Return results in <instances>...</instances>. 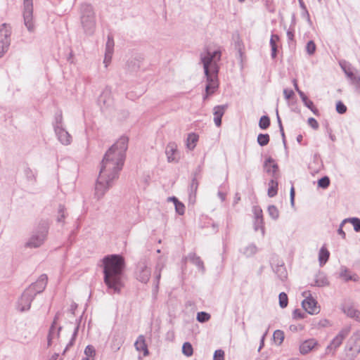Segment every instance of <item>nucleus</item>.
Masks as SVG:
<instances>
[{"label": "nucleus", "mask_w": 360, "mask_h": 360, "mask_svg": "<svg viewBox=\"0 0 360 360\" xmlns=\"http://www.w3.org/2000/svg\"><path fill=\"white\" fill-rule=\"evenodd\" d=\"M165 153L169 162H177V146L174 142H170L166 147Z\"/></svg>", "instance_id": "nucleus-17"}, {"label": "nucleus", "mask_w": 360, "mask_h": 360, "mask_svg": "<svg viewBox=\"0 0 360 360\" xmlns=\"http://www.w3.org/2000/svg\"><path fill=\"white\" fill-rule=\"evenodd\" d=\"M211 318L210 314L205 311H200L197 314L196 319L200 323H205L208 321Z\"/></svg>", "instance_id": "nucleus-41"}, {"label": "nucleus", "mask_w": 360, "mask_h": 360, "mask_svg": "<svg viewBox=\"0 0 360 360\" xmlns=\"http://www.w3.org/2000/svg\"><path fill=\"white\" fill-rule=\"evenodd\" d=\"M330 283L325 273L319 271L314 278V283L311 286L325 287L329 285Z\"/></svg>", "instance_id": "nucleus-23"}, {"label": "nucleus", "mask_w": 360, "mask_h": 360, "mask_svg": "<svg viewBox=\"0 0 360 360\" xmlns=\"http://www.w3.org/2000/svg\"><path fill=\"white\" fill-rule=\"evenodd\" d=\"M103 281L114 293H120L124 286L122 278L125 267L124 259L120 255L105 256L103 259Z\"/></svg>", "instance_id": "nucleus-2"}, {"label": "nucleus", "mask_w": 360, "mask_h": 360, "mask_svg": "<svg viewBox=\"0 0 360 360\" xmlns=\"http://www.w3.org/2000/svg\"><path fill=\"white\" fill-rule=\"evenodd\" d=\"M114 50V40L112 37L108 35V40L105 44V51L110 52H113Z\"/></svg>", "instance_id": "nucleus-49"}, {"label": "nucleus", "mask_w": 360, "mask_h": 360, "mask_svg": "<svg viewBox=\"0 0 360 360\" xmlns=\"http://www.w3.org/2000/svg\"><path fill=\"white\" fill-rule=\"evenodd\" d=\"M293 319H302L305 317V314L302 312L300 309H296L292 312Z\"/></svg>", "instance_id": "nucleus-54"}, {"label": "nucleus", "mask_w": 360, "mask_h": 360, "mask_svg": "<svg viewBox=\"0 0 360 360\" xmlns=\"http://www.w3.org/2000/svg\"><path fill=\"white\" fill-rule=\"evenodd\" d=\"M189 261L197 266V268L203 274L205 271L204 263L199 256L194 252H191L188 255L187 257Z\"/></svg>", "instance_id": "nucleus-25"}, {"label": "nucleus", "mask_w": 360, "mask_h": 360, "mask_svg": "<svg viewBox=\"0 0 360 360\" xmlns=\"http://www.w3.org/2000/svg\"><path fill=\"white\" fill-rule=\"evenodd\" d=\"M308 124L314 129H318L319 123L314 117H309L307 120Z\"/></svg>", "instance_id": "nucleus-58"}, {"label": "nucleus", "mask_w": 360, "mask_h": 360, "mask_svg": "<svg viewBox=\"0 0 360 360\" xmlns=\"http://www.w3.org/2000/svg\"><path fill=\"white\" fill-rule=\"evenodd\" d=\"M257 141L260 146H265L269 143L270 136L268 134H259Z\"/></svg>", "instance_id": "nucleus-34"}, {"label": "nucleus", "mask_w": 360, "mask_h": 360, "mask_svg": "<svg viewBox=\"0 0 360 360\" xmlns=\"http://www.w3.org/2000/svg\"><path fill=\"white\" fill-rule=\"evenodd\" d=\"M227 105H217L214 108V122L217 127H219L221 125V118L225 113L227 108Z\"/></svg>", "instance_id": "nucleus-18"}, {"label": "nucleus", "mask_w": 360, "mask_h": 360, "mask_svg": "<svg viewBox=\"0 0 360 360\" xmlns=\"http://www.w3.org/2000/svg\"><path fill=\"white\" fill-rule=\"evenodd\" d=\"M273 338L276 342H278V345H281L284 340V333L281 330H276L274 332Z\"/></svg>", "instance_id": "nucleus-45"}, {"label": "nucleus", "mask_w": 360, "mask_h": 360, "mask_svg": "<svg viewBox=\"0 0 360 360\" xmlns=\"http://www.w3.org/2000/svg\"><path fill=\"white\" fill-rule=\"evenodd\" d=\"M49 231V226L46 221H41L33 231L32 236L25 244L30 248L40 247L45 241Z\"/></svg>", "instance_id": "nucleus-4"}, {"label": "nucleus", "mask_w": 360, "mask_h": 360, "mask_svg": "<svg viewBox=\"0 0 360 360\" xmlns=\"http://www.w3.org/2000/svg\"><path fill=\"white\" fill-rule=\"evenodd\" d=\"M174 206L176 213H178L179 215H183L184 214L185 206L181 202L179 201L174 205Z\"/></svg>", "instance_id": "nucleus-51"}, {"label": "nucleus", "mask_w": 360, "mask_h": 360, "mask_svg": "<svg viewBox=\"0 0 360 360\" xmlns=\"http://www.w3.org/2000/svg\"><path fill=\"white\" fill-rule=\"evenodd\" d=\"M329 256H330L329 251L324 247H322L321 248V250L319 251V264L321 266L324 265L327 262V261L329 259Z\"/></svg>", "instance_id": "nucleus-30"}, {"label": "nucleus", "mask_w": 360, "mask_h": 360, "mask_svg": "<svg viewBox=\"0 0 360 360\" xmlns=\"http://www.w3.org/2000/svg\"><path fill=\"white\" fill-rule=\"evenodd\" d=\"M11 28L8 24L0 26V58L7 52L11 44Z\"/></svg>", "instance_id": "nucleus-7"}, {"label": "nucleus", "mask_w": 360, "mask_h": 360, "mask_svg": "<svg viewBox=\"0 0 360 360\" xmlns=\"http://www.w3.org/2000/svg\"><path fill=\"white\" fill-rule=\"evenodd\" d=\"M253 213H254L255 219H264L263 214H262V210L259 207L255 206L253 207Z\"/></svg>", "instance_id": "nucleus-55"}, {"label": "nucleus", "mask_w": 360, "mask_h": 360, "mask_svg": "<svg viewBox=\"0 0 360 360\" xmlns=\"http://www.w3.org/2000/svg\"><path fill=\"white\" fill-rule=\"evenodd\" d=\"M66 215L67 213L65 206L63 205H59L58 208L57 221L59 223H63Z\"/></svg>", "instance_id": "nucleus-35"}, {"label": "nucleus", "mask_w": 360, "mask_h": 360, "mask_svg": "<svg viewBox=\"0 0 360 360\" xmlns=\"http://www.w3.org/2000/svg\"><path fill=\"white\" fill-rule=\"evenodd\" d=\"M205 75L207 79L205 91L207 92V94H213L219 86L218 75H214L212 72H208Z\"/></svg>", "instance_id": "nucleus-14"}, {"label": "nucleus", "mask_w": 360, "mask_h": 360, "mask_svg": "<svg viewBox=\"0 0 360 360\" xmlns=\"http://www.w3.org/2000/svg\"><path fill=\"white\" fill-rule=\"evenodd\" d=\"M61 326L58 327V329H56L55 326H51L47 338L49 346L51 345L52 340L54 338L59 337L60 331L61 330Z\"/></svg>", "instance_id": "nucleus-28"}, {"label": "nucleus", "mask_w": 360, "mask_h": 360, "mask_svg": "<svg viewBox=\"0 0 360 360\" xmlns=\"http://www.w3.org/2000/svg\"><path fill=\"white\" fill-rule=\"evenodd\" d=\"M268 213L269 216L274 219L276 220L279 217V211L275 205H269L268 207Z\"/></svg>", "instance_id": "nucleus-39"}, {"label": "nucleus", "mask_w": 360, "mask_h": 360, "mask_svg": "<svg viewBox=\"0 0 360 360\" xmlns=\"http://www.w3.org/2000/svg\"><path fill=\"white\" fill-rule=\"evenodd\" d=\"M112 53H113V52L108 53V51H105V58H104L103 63H105V66L106 68L108 67V64L111 61Z\"/></svg>", "instance_id": "nucleus-56"}, {"label": "nucleus", "mask_w": 360, "mask_h": 360, "mask_svg": "<svg viewBox=\"0 0 360 360\" xmlns=\"http://www.w3.org/2000/svg\"><path fill=\"white\" fill-rule=\"evenodd\" d=\"M264 167L266 168L267 173H271L273 176H275L276 173L278 170V166L274 162V160L271 157L266 159L264 163Z\"/></svg>", "instance_id": "nucleus-26"}, {"label": "nucleus", "mask_w": 360, "mask_h": 360, "mask_svg": "<svg viewBox=\"0 0 360 360\" xmlns=\"http://www.w3.org/2000/svg\"><path fill=\"white\" fill-rule=\"evenodd\" d=\"M336 111L340 114H344L347 111V107L342 101H338L336 103Z\"/></svg>", "instance_id": "nucleus-52"}, {"label": "nucleus", "mask_w": 360, "mask_h": 360, "mask_svg": "<svg viewBox=\"0 0 360 360\" xmlns=\"http://www.w3.org/2000/svg\"><path fill=\"white\" fill-rule=\"evenodd\" d=\"M48 282V277L46 274H41L37 281L30 285L27 289L32 293L34 294V297L39 293H41L46 288Z\"/></svg>", "instance_id": "nucleus-12"}, {"label": "nucleus", "mask_w": 360, "mask_h": 360, "mask_svg": "<svg viewBox=\"0 0 360 360\" xmlns=\"http://www.w3.org/2000/svg\"><path fill=\"white\" fill-rule=\"evenodd\" d=\"M304 105L309 108L315 115H319V110L314 106L313 101L309 99L307 97L302 101Z\"/></svg>", "instance_id": "nucleus-37"}, {"label": "nucleus", "mask_w": 360, "mask_h": 360, "mask_svg": "<svg viewBox=\"0 0 360 360\" xmlns=\"http://www.w3.org/2000/svg\"><path fill=\"white\" fill-rule=\"evenodd\" d=\"M345 224H342V221L340 225V227H339V229L338 230V234L340 235L342 237V238H345V236H346L345 231L342 230V227H343V226Z\"/></svg>", "instance_id": "nucleus-63"}, {"label": "nucleus", "mask_w": 360, "mask_h": 360, "mask_svg": "<svg viewBox=\"0 0 360 360\" xmlns=\"http://www.w3.org/2000/svg\"><path fill=\"white\" fill-rule=\"evenodd\" d=\"M213 360H224V352L222 349H217L214 352Z\"/></svg>", "instance_id": "nucleus-53"}, {"label": "nucleus", "mask_w": 360, "mask_h": 360, "mask_svg": "<svg viewBox=\"0 0 360 360\" xmlns=\"http://www.w3.org/2000/svg\"><path fill=\"white\" fill-rule=\"evenodd\" d=\"M257 251V248L256 245L254 244H250L245 248L243 254L245 255L247 257H251L256 254Z\"/></svg>", "instance_id": "nucleus-44"}, {"label": "nucleus", "mask_w": 360, "mask_h": 360, "mask_svg": "<svg viewBox=\"0 0 360 360\" xmlns=\"http://www.w3.org/2000/svg\"><path fill=\"white\" fill-rule=\"evenodd\" d=\"M330 185V179L327 176H324L318 180V186L322 188H327Z\"/></svg>", "instance_id": "nucleus-46"}, {"label": "nucleus", "mask_w": 360, "mask_h": 360, "mask_svg": "<svg viewBox=\"0 0 360 360\" xmlns=\"http://www.w3.org/2000/svg\"><path fill=\"white\" fill-rule=\"evenodd\" d=\"M339 277L345 282L352 281L356 282L359 281V276L356 274L352 272L345 266H341Z\"/></svg>", "instance_id": "nucleus-20"}, {"label": "nucleus", "mask_w": 360, "mask_h": 360, "mask_svg": "<svg viewBox=\"0 0 360 360\" xmlns=\"http://www.w3.org/2000/svg\"><path fill=\"white\" fill-rule=\"evenodd\" d=\"M317 302L311 296L307 297L302 302V307L309 314H317L319 313V307Z\"/></svg>", "instance_id": "nucleus-15"}, {"label": "nucleus", "mask_w": 360, "mask_h": 360, "mask_svg": "<svg viewBox=\"0 0 360 360\" xmlns=\"http://www.w3.org/2000/svg\"><path fill=\"white\" fill-rule=\"evenodd\" d=\"M81 22L86 34L91 35L94 32L96 21L93 8L89 4L82 5Z\"/></svg>", "instance_id": "nucleus-5"}, {"label": "nucleus", "mask_w": 360, "mask_h": 360, "mask_svg": "<svg viewBox=\"0 0 360 360\" xmlns=\"http://www.w3.org/2000/svg\"><path fill=\"white\" fill-rule=\"evenodd\" d=\"M182 352L186 356H191L193 352L192 345L188 342H184L182 346Z\"/></svg>", "instance_id": "nucleus-43"}, {"label": "nucleus", "mask_w": 360, "mask_h": 360, "mask_svg": "<svg viewBox=\"0 0 360 360\" xmlns=\"http://www.w3.org/2000/svg\"><path fill=\"white\" fill-rule=\"evenodd\" d=\"M197 172H195L193 174V177L192 179L189 189H188V195H189V200L191 201L195 200L196 191L198 187V182L196 179Z\"/></svg>", "instance_id": "nucleus-27"}, {"label": "nucleus", "mask_w": 360, "mask_h": 360, "mask_svg": "<svg viewBox=\"0 0 360 360\" xmlns=\"http://www.w3.org/2000/svg\"><path fill=\"white\" fill-rule=\"evenodd\" d=\"M275 272L281 281H284L287 278V271L284 265L277 266Z\"/></svg>", "instance_id": "nucleus-36"}, {"label": "nucleus", "mask_w": 360, "mask_h": 360, "mask_svg": "<svg viewBox=\"0 0 360 360\" xmlns=\"http://www.w3.org/2000/svg\"><path fill=\"white\" fill-rule=\"evenodd\" d=\"M221 52L220 50H216L213 52L207 51L206 55H200V60L203 65L204 73L212 72L214 75H218L219 67L218 62L221 60Z\"/></svg>", "instance_id": "nucleus-3"}, {"label": "nucleus", "mask_w": 360, "mask_h": 360, "mask_svg": "<svg viewBox=\"0 0 360 360\" xmlns=\"http://www.w3.org/2000/svg\"><path fill=\"white\" fill-rule=\"evenodd\" d=\"M269 43H270L271 51V58L275 59L277 56V51H278L277 44H276V42L273 41V39H270Z\"/></svg>", "instance_id": "nucleus-50"}, {"label": "nucleus", "mask_w": 360, "mask_h": 360, "mask_svg": "<svg viewBox=\"0 0 360 360\" xmlns=\"http://www.w3.org/2000/svg\"><path fill=\"white\" fill-rule=\"evenodd\" d=\"M318 345V342L314 338L307 340L300 345V352L302 354H307Z\"/></svg>", "instance_id": "nucleus-21"}, {"label": "nucleus", "mask_w": 360, "mask_h": 360, "mask_svg": "<svg viewBox=\"0 0 360 360\" xmlns=\"http://www.w3.org/2000/svg\"><path fill=\"white\" fill-rule=\"evenodd\" d=\"M269 187L268 188V195L270 198L274 197L277 194L278 191V182L274 179H271L269 181Z\"/></svg>", "instance_id": "nucleus-32"}, {"label": "nucleus", "mask_w": 360, "mask_h": 360, "mask_svg": "<svg viewBox=\"0 0 360 360\" xmlns=\"http://www.w3.org/2000/svg\"><path fill=\"white\" fill-rule=\"evenodd\" d=\"M33 4L32 0H24L23 18L25 25L30 32H34V25L33 22Z\"/></svg>", "instance_id": "nucleus-10"}, {"label": "nucleus", "mask_w": 360, "mask_h": 360, "mask_svg": "<svg viewBox=\"0 0 360 360\" xmlns=\"http://www.w3.org/2000/svg\"><path fill=\"white\" fill-rule=\"evenodd\" d=\"M283 94H284L285 98L287 100L290 99L291 98H292L295 96L294 91L292 89H285L283 90Z\"/></svg>", "instance_id": "nucleus-59"}, {"label": "nucleus", "mask_w": 360, "mask_h": 360, "mask_svg": "<svg viewBox=\"0 0 360 360\" xmlns=\"http://www.w3.org/2000/svg\"><path fill=\"white\" fill-rule=\"evenodd\" d=\"M217 195L221 199V200L222 202L225 200V199H226V193H224L221 191H219L217 193Z\"/></svg>", "instance_id": "nucleus-64"}, {"label": "nucleus", "mask_w": 360, "mask_h": 360, "mask_svg": "<svg viewBox=\"0 0 360 360\" xmlns=\"http://www.w3.org/2000/svg\"><path fill=\"white\" fill-rule=\"evenodd\" d=\"M350 312L349 314V315L351 316V317H353V318H359V315H360V312L358 311V310H356V309H351L349 310Z\"/></svg>", "instance_id": "nucleus-62"}, {"label": "nucleus", "mask_w": 360, "mask_h": 360, "mask_svg": "<svg viewBox=\"0 0 360 360\" xmlns=\"http://www.w3.org/2000/svg\"><path fill=\"white\" fill-rule=\"evenodd\" d=\"M198 135L195 133H190L188 135V138L186 140V146L190 150H192L195 148L196 146V143L198 141Z\"/></svg>", "instance_id": "nucleus-29"}, {"label": "nucleus", "mask_w": 360, "mask_h": 360, "mask_svg": "<svg viewBox=\"0 0 360 360\" xmlns=\"http://www.w3.org/2000/svg\"><path fill=\"white\" fill-rule=\"evenodd\" d=\"M56 127H59L60 128L63 127V117L62 114L60 113L58 115L56 116V122L53 125L54 129H56Z\"/></svg>", "instance_id": "nucleus-57"}, {"label": "nucleus", "mask_w": 360, "mask_h": 360, "mask_svg": "<svg viewBox=\"0 0 360 360\" xmlns=\"http://www.w3.org/2000/svg\"><path fill=\"white\" fill-rule=\"evenodd\" d=\"M150 274L148 261L146 259H141L136 265L135 271L136 279L143 283H147L150 278Z\"/></svg>", "instance_id": "nucleus-8"}, {"label": "nucleus", "mask_w": 360, "mask_h": 360, "mask_svg": "<svg viewBox=\"0 0 360 360\" xmlns=\"http://www.w3.org/2000/svg\"><path fill=\"white\" fill-rule=\"evenodd\" d=\"M349 330L348 328H344L341 330L327 346L326 349V354H329L331 353L333 355H334L336 349L342 345L343 340L349 335Z\"/></svg>", "instance_id": "nucleus-9"}, {"label": "nucleus", "mask_w": 360, "mask_h": 360, "mask_svg": "<svg viewBox=\"0 0 360 360\" xmlns=\"http://www.w3.org/2000/svg\"><path fill=\"white\" fill-rule=\"evenodd\" d=\"M54 131L58 141L63 145L68 146L71 143L72 136L63 127H56Z\"/></svg>", "instance_id": "nucleus-16"}, {"label": "nucleus", "mask_w": 360, "mask_h": 360, "mask_svg": "<svg viewBox=\"0 0 360 360\" xmlns=\"http://www.w3.org/2000/svg\"><path fill=\"white\" fill-rule=\"evenodd\" d=\"M254 229L256 231L261 230L262 236L264 235V219H255Z\"/></svg>", "instance_id": "nucleus-40"}, {"label": "nucleus", "mask_w": 360, "mask_h": 360, "mask_svg": "<svg viewBox=\"0 0 360 360\" xmlns=\"http://www.w3.org/2000/svg\"><path fill=\"white\" fill-rule=\"evenodd\" d=\"M34 297V294H32L26 288L18 301V310L21 312L28 311L30 309L31 303Z\"/></svg>", "instance_id": "nucleus-11"}, {"label": "nucleus", "mask_w": 360, "mask_h": 360, "mask_svg": "<svg viewBox=\"0 0 360 360\" xmlns=\"http://www.w3.org/2000/svg\"><path fill=\"white\" fill-rule=\"evenodd\" d=\"M129 139L121 136L105 153L101 163V169L95 186V198H102L112 186L122 170L128 148Z\"/></svg>", "instance_id": "nucleus-1"}, {"label": "nucleus", "mask_w": 360, "mask_h": 360, "mask_svg": "<svg viewBox=\"0 0 360 360\" xmlns=\"http://www.w3.org/2000/svg\"><path fill=\"white\" fill-rule=\"evenodd\" d=\"M164 266H165V264L161 262H158L155 265V272H154L155 281L154 287H153V290L154 293H156L158 291L160 280L161 278V271L163 269Z\"/></svg>", "instance_id": "nucleus-22"}, {"label": "nucleus", "mask_w": 360, "mask_h": 360, "mask_svg": "<svg viewBox=\"0 0 360 360\" xmlns=\"http://www.w3.org/2000/svg\"><path fill=\"white\" fill-rule=\"evenodd\" d=\"M316 46L314 41L310 40L307 42L306 46V51L309 55H313L316 51Z\"/></svg>", "instance_id": "nucleus-47"}, {"label": "nucleus", "mask_w": 360, "mask_h": 360, "mask_svg": "<svg viewBox=\"0 0 360 360\" xmlns=\"http://www.w3.org/2000/svg\"><path fill=\"white\" fill-rule=\"evenodd\" d=\"M125 341V331L123 329H116L114 330L112 341H111V347L115 351H118L121 346L124 344Z\"/></svg>", "instance_id": "nucleus-13"}, {"label": "nucleus", "mask_w": 360, "mask_h": 360, "mask_svg": "<svg viewBox=\"0 0 360 360\" xmlns=\"http://www.w3.org/2000/svg\"><path fill=\"white\" fill-rule=\"evenodd\" d=\"M112 103L110 97V91L109 89H105L98 98V103L101 108L108 107Z\"/></svg>", "instance_id": "nucleus-19"}, {"label": "nucleus", "mask_w": 360, "mask_h": 360, "mask_svg": "<svg viewBox=\"0 0 360 360\" xmlns=\"http://www.w3.org/2000/svg\"><path fill=\"white\" fill-rule=\"evenodd\" d=\"M295 188L293 186H292L290 188V203H291L292 206H294V204H295Z\"/></svg>", "instance_id": "nucleus-61"}, {"label": "nucleus", "mask_w": 360, "mask_h": 360, "mask_svg": "<svg viewBox=\"0 0 360 360\" xmlns=\"http://www.w3.org/2000/svg\"><path fill=\"white\" fill-rule=\"evenodd\" d=\"M278 299L279 306L281 307V308H285L288 304V298L287 294L284 292H281L278 295Z\"/></svg>", "instance_id": "nucleus-42"}, {"label": "nucleus", "mask_w": 360, "mask_h": 360, "mask_svg": "<svg viewBox=\"0 0 360 360\" xmlns=\"http://www.w3.org/2000/svg\"><path fill=\"white\" fill-rule=\"evenodd\" d=\"M271 124L270 118L267 115H263L261 117L259 122V127L262 129H266L269 127Z\"/></svg>", "instance_id": "nucleus-38"}, {"label": "nucleus", "mask_w": 360, "mask_h": 360, "mask_svg": "<svg viewBox=\"0 0 360 360\" xmlns=\"http://www.w3.org/2000/svg\"><path fill=\"white\" fill-rule=\"evenodd\" d=\"M347 222H350L353 225L354 229L356 232H360V219L352 217L345 219L342 221V224H346Z\"/></svg>", "instance_id": "nucleus-33"}, {"label": "nucleus", "mask_w": 360, "mask_h": 360, "mask_svg": "<svg viewBox=\"0 0 360 360\" xmlns=\"http://www.w3.org/2000/svg\"><path fill=\"white\" fill-rule=\"evenodd\" d=\"M352 82L355 84L356 92L360 94V77L356 78Z\"/></svg>", "instance_id": "nucleus-60"}, {"label": "nucleus", "mask_w": 360, "mask_h": 360, "mask_svg": "<svg viewBox=\"0 0 360 360\" xmlns=\"http://www.w3.org/2000/svg\"><path fill=\"white\" fill-rule=\"evenodd\" d=\"M345 360H354L360 352V332L354 333L348 340L345 349Z\"/></svg>", "instance_id": "nucleus-6"}, {"label": "nucleus", "mask_w": 360, "mask_h": 360, "mask_svg": "<svg viewBox=\"0 0 360 360\" xmlns=\"http://www.w3.org/2000/svg\"><path fill=\"white\" fill-rule=\"evenodd\" d=\"M340 65L345 75L347 76L348 78H349L352 82L358 77V76H356L350 70L349 68H347L348 63L345 60H341L339 62Z\"/></svg>", "instance_id": "nucleus-31"}, {"label": "nucleus", "mask_w": 360, "mask_h": 360, "mask_svg": "<svg viewBox=\"0 0 360 360\" xmlns=\"http://www.w3.org/2000/svg\"><path fill=\"white\" fill-rule=\"evenodd\" d=\"M134 346L137 351L143 352V354L145 356L149 354V351L146 343V339L143 335H140L137 338V340L134 343Z\"/></svg>", "instance_id": "nucleus-24"}, {"label": "nucleus", "mask_w": 360, "mask_h": 360, "mask_svg": "<svg viewBox=\"0 0 360 360\" xmlns=\"http://www.w3.org/2000/svg\"><path fill=\"white\" fill-rule=\"evenodd\" d=\"M84 354L86 357L94 359L96 350L92 345H87L84 349Z\"/></svg>", "instance_id": "nucleus-48"}]
</instances>
